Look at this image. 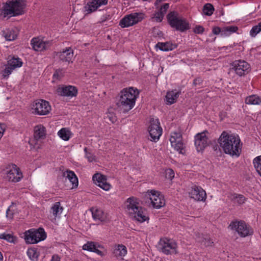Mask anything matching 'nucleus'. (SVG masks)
Wrapping results in <instances>:
<instances>
[{"instance_id": "nucleus-13", "label": "nucleus", "mask_w": 261, "mask_h": 261, "mask_svg": "<svg viewBox=\"0 0 261 261\" xmlns=\"http://www.w3.org/2000/svg\"><path fill=\"white\" fill-rule=\"evenodd\" d=\"M232 69L239 76L248 73L250 71V65L245 61H236L233 63Z\"/></svg>"}, {"instance_id": "nucleus-35", "label": "nucleus", "mask_w": 261, "mask_h": 261, "mask_svg": "<svg viewBox=\"0 0 261 261\" xmlns=\"http://www.w3.org/2000/svg\"><path fill=\"white\" fill-rule=\"evenodd\" d=\"M5 39L8 41L14 40L16 38L17 34L13 30H7L3 33Z\"/></svg>"}, {"instance_id": "nucleus-10", "label": "nucleus", "mask_w": 261, "mask_h": 261, "mask_svg": "<svg viewBox=\"0 0 261 261\" xmlns=\"http://www.w3.org/2000/svg\"><path fill=\"white\" fill-rule=\"evenodd\" d=\"M143 18V15L141 13H135L130 14L125 16L120 21L119 25L122 28L128 27L141 21Z\"/></svg>"}, {"instance_id": "nucleus-9", "label": "nucleus", "mask_w": 261, "mask_h": 261, "mask_svg": "<svg viewBox=\"0 0 261 261\" xmlns=\"http://www.w3.org/2000/svg\"><path fill=\"white\" fill-rule=\"evenodd\" d=\"M148 132L151 137V141L156 142L159 139L162 135V129L160 126L158 119H151L150 125L148 127Z\"/></svg>"}, {"instance_id": "nucleus-47", "label": "nucleus", "mask_w": 261, "mask_h": 261, "mask_svg": "<svg viewBox=\"0 0 261 261\" xmlns=\"http://www.w3.org/2000/svg\"><path fill=\"white\" fill-rule=\"evenodd\" d=\"M166 177L171 180L174 177V172L171 169H168L166 171Z\"/></svg>"}, {"instance_id": "nucleus-16", "label": "nucleus", "mask_w": 261, "mask_h": 261, "mask_svg": "<svg viewBox=\"0 0 261 261\" xmlns=\"http://www.w3.org/2000/svg\"><path fill=\"white\" fill-rule=\"evenodd\" d=\"M191 198L197 201H204L206 199V193L201 188L196 186L192 187L191 191L189 192Z\"/></svg>"}, {"instance_id": "nucleus-28", "label": "nucleus", "mask_w": 261, "mask_h": 261, "mask_svg": "<svg viewBox=\"0 0 261 261\" xmlns=\"http://www.w3.org/2000/svg\"><path fill=\"white\" fill-rule=\"evenodd\" d=\"M33 232L34 237L37 240V242L43 241L46 238V234L44 229L42 228H40L37 230L33 229Z\"/></svg>"}, {"instance_id": "nucleus-27", "label": "nucleus", "mask_w": 261, "mask_h": 261, "mask_svg": "<svg viewBox=\"0 0 261 261\" xmlns=\"http://www.w3.org/2000/svg\"><path fill=\"white\" fill-rule=\"evenodd\" d=\"M8 65L14 69L17 67H20L22 66V62L18 58H15L14 57L9 56L8 58Z\"/></svg>"}, {"instance_id": "nucleus-50", "label": "nucleus", "mask_w": 261, "mask_h": 261, "mask_svg": "<svg viewBox=\"0 0 261 261\" xmlns=\"http://www.w3.org/2000/svg\"><path fill=\"white\" fill-rule=\"evenodd\" d=\"M169 8V4L168 3H165L162 6L160 9L159 10V12H162L163 13V15H165L166 13L167 10Z\"/></svg>"}, {"instance_id": "nucleus-26", "label": "nucleus", "mask_w": 261, "mask_h": 261, "mask_svg": "<svg viewBox=\"0 0 261 261\" xmlns=\"http://www.w3.org/2000/svg\"><path fill=\"white\" fill-rule=\"evenodd\" d=\"M126 253V247L122 244L116 246L113 251V253L116 257H122L125 256Z\"/></svg>"}, {"instance_id": "nucleus-12", "label": "nucleus", "mask_w": 261, "mask_h": 261, "mask_svg": "<svg viewBox=\"0 0 261 261\" xmlns=\"http://www.w3.org/2000/svg\"><path fill=\"white\" fill-rule=\"evenodd\" d=\"M207 131L198 133L195 136V145L198 151H202L208 145V138L206 136Z\"/></svg>"}, {"instance_id": "nucleus-54", "label": "nucleus", "mask_w": 261, "mask_h": 261, "mask_svg": "<svg viewBox=\"0 0 261 261\" xmlns=\"http://www.w3.org/2000/svg\"><path fill=\"white\" fill-rule=\"evenodd\" d=\"M59 257L57 255H54L52 257L51 261H60Z\"/></svg>"}, {"instance_id": "nucleus-17", "label": "nucleus", "mask_w": 261, "mask_h": 261, "mask_svg": "<svg viewBox=\"0 0 261 261\" xmlns=\"http://www.w3.org/2000/svg\"><path fill=\"white\" fill-rule=\"evenodd\" d=\"M33 48L36 51H42L47 49L50 45L49 41H44L39 38H34L31 41Z\"/></svg>"}, {"instance_id": "nucleus-14", "label": "nucleus", "mask_w": 261, "mask_h": 261, "mask_svg": "<svg viewBox=\"0 0 261 261\" xmlns=\"http://www.w3.org/2000/svg\"><path fill=\"white\" fill-rule=\"evenodd\" d=\"M108 0H91L88 2L84 7V11L86 14H90L96 11L102 5H106Z\"/></svg>"}, {"instance_id": "nucleus-15", "label": "nucleus", "mask_w": 261, "mask_h": 261, "mask_svg": "<svg viewBox=\"0 0 261 261\" xmlns=\"http://www.w3.org/2000/svg\"><path fill=\"white\" fill-rule=\"evenodd\" d=\"M22 177L20 170L15 165H13L11 169L7 172L6 178L10 181L16 182Z\"/></svg>"}, {"instance_id": "nucleus-2", "label": "nucleus", "mask_w": 261, "mask_h": 261, "mask_svg": "<svg viewBox=\"0 0 261 261\" xmlns=\"http://www.w3.org/2000/svg\"><path fill=\"white\" fill-rule=\"evenodd\" d=\"M138 91L135 90L133 88L128 89L122 90L119 94V98L116 102L117 109L123 113H126L130 110L134 106Z\"/></svg>"}, {"instance_id": "nucleus-22", "label": "nucleus", "mask_w": 261, "mask_h": 261, "mask_svg": "<svg viewBox=\"0 0 261 261\" xmlns=\"http://www.w3.org/2000/svg\"><path fill=\"white\" fill-rule=\"evenodd\" d=\"M92 217L95 221L105 222L107 219V214L100 209H91Z\"/></svg>"}, {"instance_id": "nucleus-5", "label": "nucleus", "mask_w": 261, "mask_h": 261, "mask_svg": "<svg viewBox=\"0 0 261 261\" xmlns=\"http://www.w3.org/2000/svg\"><path fill=\"white\" fill-rule=\"evenodd\" d=\"M24 7L23 0H9L4 7V14L13 16L21 15Z\"/></svg>"}, {"instance_id": "nucleus-39", "label": "nucleus", "mask_w": 261, "mask_h": 261, "mask_svg": "<svg viewBox=\"0 0 261 261\" xmlns=\"http://www.w3.org/2000/svg\"><path fill=\"white\" fill-rule=\"evenodd\" d=\"M214 11L213 6L209 3L205 4L203 8V13L207 16H211L213 14Z\"/></svg>"}, {"instance_id": "nucleus-51", "label": "nucleus", "mask_w": 261, "mask_h": 261, "mask_svg": "<svg viewBox=\"0 0 261 261\" xmlns=\"http://www.w3.org/2000/svg\"><path fill=\"white\" fill-rule=\"evenodd\" d=\"M213 33L215 35H218L221 33L222 35V28H220L218 27H215L213 29Z\"/></svg>"}, {"instance_id": "nucleus-18", "label": "nucleus", "mask_w": 261, "mask_h": 261, "mask_svg": "<svg viewBox=\"0 0 261 261\" xmlns=\"http://www.w3.org/2000/svg\"><path fill=\"white\" fill-rule=\"evenodd\" d=\"M93 180L96 185L105 191L109 190L111 187V185L107 181L106 176L101 174H95L93 176Z\"/></svg>"}, {"instance_id": "nucleus-19", "label": "nucleus", "mask_w": 261, "mask_h": 261, "mask_svg": "<svg viewBox=\"0 0 261 261\" xmlns=\"http://www.w3.org/2000/svg\"><path fill=\"white\" fill-rule=\"evenodd\" d=\"M56 55L59 57L60 62L69 64L73 56V52L70 47H68L62 51L57 53Z\"/></svg>"}, {"instance_id": "nucleus-34", "label": "nucleus", "mask_w": 261, "mask_h": 261, "mask_svg": "<svg viewBox=\"0 0 261 261\" xmlns=\"http://www.w3.org/2000/svg\"><path fill=\"white\" fill-rule=\"evenodd\" d=\"M0 239L5 240L10 243H15L17 242V238L10 233H3L1 234Z\"/></svg>"}, {"instance_id": "nucleus-43", "label": "nucleus", "mask_w": 261, "mask_h": 261, "mask_svg": "<svg viewBox=\"0 0 261 261\" xmlns=\"http://www.w3.org/2000/svg\"><path fill=\"white\" fill-rule=\"evenodd\" d=\"M171 143H176L178 141H181V135L180 133L174 132L170 138Z\"/></svg>"}, {"instance_id": "nucleus-1", "label": "nucleus", "mask_w": 261, "mask_h": 261, "mask_svg": "<svg viewBox=\"0 0 261 261\" xmlns=\"http://www.w3.org/2000/svg\"><path fill=\"white\" fill-rule=\"evenodd\" d=\"M219 142L224 152L238 157L241 152V140L238 136L224 131L219 138Z\"/></svg>"}, {"instance_id": "nucleus-48", "label": "nucleus", "mask_w": 261, "mask_h": 261, "mask_svg": "<svg viewBox=\"0 0 261 261\" xmlns=\"http://www.w3.org/2000/svg\"><path fill=\"white\" fill-rule=\"evenodd\" d=\"M13 70H14L13 68H12L11 67H10V66H8V65H7V66L5 68V70H4L3 75L5 77L8 76L9 75V74H10L11 73Z\"/></svg>"}, {"instance_id": "nucleus-53", "label": "nucleus", "mask_w": 261, "mask_h": 261, "mask_svg": "<svg viewBox=\"0 0 261 261\" xmlns=\"http://www.w3.org/2000/svg\"><path fill=\"white\" fill-rule=\"evenodd\" d=\"M201 79L198 77L195 79L193 81V85L196 86L197 85L200 84L202 82Z\"/></svg>"}, {"instance_id": "nucleus-3", "label": "nucleus", "mask_w": 261, "mask_h": 261, "mask_svg": "<svg viewBox=\"0 0 261 261\" xmlns=\"http://www.w3.org/2000/svg\"><path fill=\"white\" fill-rule=\"evenodd\" d=\"M124 205L129 216L138 222L142 223L149 219L144 214V209L140 205L137 198L134 197L128 198Z\"/></svg>"}, {"instance_id": "nucleus-31", "label": "nucleus", "mask_w": 261, "mask_h": 261, "mask_svg": "<svg viewBox=\"0 0 261 261\" xmlns=\"http://www.w3.org/2000/svg\"><path fill=\"white\" fill-rule=\"evenodd\" d=\"M245 103L251 105H259L261 103V99L255 95H252L246 98Z\"/></svg>"}, {"instance_id": "nucleus-4", "label": "nucleus", "mask_w": 261, "mask_h": 261, "mask_svg": "<svg viewBox=\"0 0 261 261\" xmlns=\"http://www.w3.org/2000/svg\"><path fill=\"white\" fill-rule=\"evenodd\" d=\"M167 18L170 26L177 30L184 32L190 29L189 22L185 18L180 16L176 11L170 12L167 15Z\"/></svg>"}, {"instance_id": "nucleus-30", "label": "nucleus", "mask_w": 261, "mask_h": 261, "mask_svg": "<svg viewBox=\"0 0 261 261\" xmlns=\"http://www.w3.org/2000/svg\"><path fill=\"white\" fill-rule=\"evenodd\" d=\"M24 239L27 243L35 244L38 242L34 237L33 229H30L24 233Z\"/></svg>"}, {"instance_id": "nucleus-7", "label": "nucleus", "mask_w": 261, "mask_h": 261, "mask_svg": "<svg viewBox=\"0 0 261 261\" xmlns=\"http://www.w3.org/2000/svg\"><path fill=\"white\" fill-rule=\"evenodd\" d=\"M146 203L151 204L155 208H160L165 204V200L162 195L157 191L151 190L149 193L145 195Z\"/></svg>"}, {"instance_id": "nucleus-41", "label": "nucleus", "mask_w": 261, "mask_h": 261, "mask_svg": "<svg viewBox=\"0 0 261 261\" xmlns=\"http://www.w3.org/2000/svg\"><path fill=\"white\" fill-rule=\"evenodd\" d=\"M261 31V21L257 25L252 27L250 31V35L252 37H255Z\"/></svg>"}, {"instance_id": "nucleus-55", "label": "nucleus", "mask_w": 261, "mask_h": 261, "mask_svg": "<svg viewBox=\"0 0 261 261\" xmlns=\"http://www.w3.org/2000/svg\"><path fill=\"white\" fill-rule=\"evenodd\" d=\"M93 252L96 253L97 254H99V255H100L101 256H102L103 255V254L102 252V251H101L100 250H98L97 248V247H96L95 249H94Z\"/></svg>"}, {"instance_id": "nucleus-29", "label": "nucleus", "mask_w": 261, "mask_h": 261, "mask_svg": "<svg viewBox=\"0 0 261 261\" xmlns=\"http://www.w3.org/2000/svg\"><path fill=\"white\" fill-rule=\"evenodd\" d=\"M58 136L64 141L69 140L72 133L67 128H62L58 133Z\"/></svg>"}, {"instance_id": "nucleus-24", "label": "nucleus", "mask_w": 261, "mask_h": 261, "mask_svg": "<svg viewBox=\"0 0 261 261\" xmlns=\"http://www.w3.org/2000/svg\"><path fill=\"white\" fill-rule=\"evenodd\" d=\"M46 129L42 125H38L35 127L34 128V138L36 140H39L45 138L46 135Z\"/></svg>"}, {"instance_id": "nucleus-46", "label": "nucleus", "mask_w": 261, "mask_h": 261, "mask_svg": "<svg viewBox=\"0 0 261 261\" xmlns=\"http://www.w3.org/2000/svg\"><path fill=\"white\" fill-rule=\"evenodd\" d=\"M63 76V72L62 69H58L56 70L54 74H53V77L55 79L57 80H60L62 77Z\"/></svg>"}, {"instance_id": "nucleus-8", "label": "nucleus", "mask_w": 261, "mask_h": 261, "mask_svg": "<svg viewBox=\"0 0 261 261\" xmlns=\"http://www.w3.org/2000/svg\"><path fill=\"white\" fill-rule=\"evenodd\" d=\"M32 109L36 114L45 115L49 113L51 107L48 101L43 99H39L34 102Z\"/></svg>"}, {"instance_id": "nucleus-32", "label": "nucleus", "mask_w": 261, "mask_h": 261, "mask_svg": "<svg viewBox=\"0 0 261 261\" xmlns=\"http://www.w3.org/2000/svg\"><path fill=\"white\" fill-rule=\"evenodd\" d=\"M229 198L231 200L234 201L235 202L238 203L239 204L244 203L246 200V198L243 195L236 193L231 194Z\"/></svg>"}, {"instance_id": "nucleus-36", "label": "nucleus", "mask_w": 261, "mask_h": 261, "mask_svg": "<svg viewBox=\"0 0 261 261\" xmlns=\"http://www.w3.org/2000/svg\"><path fill=\"white\" fill-rule=\"evenodd\" d=\"M238 28L236 26H227L222 28V35L227 36L232 33L236 32Z\"/></svg>"}, {"instance_id": "nucleus-49", "label": "nucleus", "mask_w": 261, "mask_h": 261, "mask_svg": "<svg viewBox=\"0 0 261 261\" xmlns=\"http://www.w3.org/2000/svg\"><path fill=\"white\" fill-rule=\"evenodd\" d=\"M204 31V28L201 25H196L194 29V32L196 34H202Z\"/></svg>"}, {"instance_id": "nucleus-40", "label": "nucleus", "mask_w": 261, "mask_h": 261, "mask_svg": "<svg viewBox=\"0 0 261 261\" xmlns=\"http://www.w3.org/2000/svg\"><path fill=\"white\" fill-rule=\"evenodd\" d=\"M51 209L52 210L53 215L55 217L57 216L59 212L61 213L63 210L62 207H60V203L59 202H56L51 207Z\"/></svg>"}, {"instance_id": "nucleus-45", "label": "nucleus", "mask_w": 261, "mask_h": 261, "mask_svg": "<svg viewBox=\"0 0 261 261\" xmlns=\"http://www.w3.org/2000/svg\"><path fill=\"white\" fill-rule=\"evenodd\" d=\"M164 16L162 12L158 11L153 14V16L152 17L151 19L152 21H156L160 22L162 21Z\"/></svg>"}, {"instance_id": "nucleus-33", "label": "nucleus", "mask_w": 261, "mask_h": 261, "mask_svg": "<svg viewBox=\"0 0 261 261\" xmlns=\"http://www.w3.org/2000/svg\"><path fill=\"white\" fill-rule=\"evenodd\" d=\"M172 147L181 154L185 153V147L181 141H178L176 143H171Z\"/></svg>"}, {"instance_id": "nucleus-42", "label": "nucleus", "mask_w": 261, "mask_h": 261, "mask_svg": "<svg viewBox=\"0 0 261 261\" xmlns=\"http://www.w3.org/2000/svg\"><path fill=\"white\" fill-rule=\"evenodd\" d=\"M84 151L85 152V157L87 159L89 162H92L95 161V156L92 153L91 150L85 147L84 148Z\"/></svg>"}, {"instance_id": "nucleus-44", "label": "nucleus", "mask_w": 261, "mask_h": 261, "mask_svg": "<svg viewBox=\"0 0 261 261\" xmlns=\"http://www.w3.org/2000/svg\"><path fill=\"white\" fill-rule=\"evenodd\" d=\"M96 247V245L94 243L91 242H88L87 244H85L83 246V248L84 250L93 252L94 249H95Z\"/></svg>"}, {"instance_id": "nucleus-20", "label": "nucleus", "mask_w": 261, "mask_h": 261, "mask_svg": "<svg viewBox=\"0 0 261 261\" xmlns=\"http://www.w3.org/2000/svg\"><path fill=\"white\" fill-rule=\"evenodd\" d=\"M60 95L64 96H75L77 93V89L73 86H65L58 89Z\"/></svg>"}, {"instance_id": "nucleus-21", "label": "nucleus", "mask_w": 261, "mask_h": 261, "mask_svg": "<svg viewBox=\"0 0 261 261\" xmlns=\"http://www.w3.org/2000/svg\"><path fill=\"white\" fill-rule=\"evenodd\" d=\"M63 176L65 177L66 180L68 179L71 183L72 188H76L78 186V179L74 172L67 170L63 173Z\"/></svg>"}, {"instance_id": "nucleus-52", "label": "nucleus", "mask_w": 261, "mask_h": 261, "mask_svg": "<svg viewBox=\"0 0 261 261\" xmlns=\"http://www.w3.org/2000/svg\"><path fill=\"white\" fill-rule=\"evenodd\" d=\"M6 216L7 218L12 219L13 218V213L11 210L10 207H9L6 212Z\"/></svg>"}, {"instance_id": "nucleus-6", "label": "nucleus", "mask_w": 261, "mask_h": 261, "mask_svg": "<svg viewBox=\"0 0 261 261\" xmlns=\"http://www.w3.org/2000/svg\"><path fill=\"white\" fill-rule=\"evenodd\" d=\"M229 227L232 230L237 231L241 237L252 235L253 233V230L251 227L247 225L243 221L231 222Z\"/></svg>"}, {"instance_id": "nucleus-57", "label": "nucleus", "mask_w": 261, "mask_h": 261, "mask_svg": "<svg viewBox=\"0 0 261 261\" xmlns=\"http://www.w3.org/2000/svg\"><path fill=\"white\" fill-rule=\"evenodd\" d=\"M109 118H110V120L113 123L114 122L116 119V118L115 117H113V116H109Z\"/></svg>"}, {"instance_id": "nucleus-58", "label": "nucleus", "mask_w": 261, "mask_h": 261, "mask_svg": "<svg viewBox=\"0 0 261 261\" xmlns=\"http://www.w3.org/2000/svg\"><path fill=\"white\" fill-rule=\"evenodd\" d=\"M3 255L2 254V253L0 252V261H3Z\"/></svg>"}, {"instance_id": "nucleus-25", "label": "nucleus", "mask_w": 261, "mask_h": 261, "mask_svg": "<svg viewBox=\"0 0 261 261\" xmlns=\"http://www.w3.org/2000/svg\"><path fill=\"white\" fill-rule=\"evenodd\" d=\"M155 47L159 48L161 50L167 51L175 48L176 45L170 42H158Z\"/></svg>"}, {"instance_id": "nucleus-23", "label": "nucleus", "mask_w": 261, "mask_h": 261, "mask_svg": "<svg viewBox=\"0 0 261 261\" xmlns=\"http://www.w3.org/2000/svg\"><path fill=\"white\" fill-rule=\"evenodd\" d=\"M180 94V92L175 89L168 91L166 95V99L168 105L175 103Z\"/></svg>"}, {"instance_id": "nucleus-38", "label": "nucleus", "mask_w": 261, "mask_h": 261, "mask_svg": "<svg viewBox=\"0 0 261 261\" xmlns=\"http://www.w3.org/2000/svg\"><path fill=\"white\" fill-rule=\"evenodd\" d=\"M27 254L30 258L33 261H37L39 254L34 248H29L27 251Z\"/></svg>"}, {"instance_id": "nucleus-11", "label": "nucleus", "mask_w": 261, "mask_h": 261, "mask_svg": "<svg viewBox=\"0 0 261 261\" xmlns=\"http://www.w3.org/2000/svg\"><path fill=\"white\" fill-rule=\"evenodd\" d=\"M160 243L162 246V251L165 254L168 255L178 253L177 250V246L175 242L167 239H161Z\"/></svg>"}, {"instance_id": "nucleus-37", "label": "nucleus", "mask_w": 261, "mask_h": 261, "mask_svg": "<svg viewBox=\"0 0 261 261\" xmlns=\"http://www.w3.org/2000/svg\"><path fill=\"white\" fill-rule=\"evenodd\" d=\"M253 163L257 172L261 176V155L256 157Z\"/></svg>"}, {"instance_id": "nucleus-56", "label": "nucleus", "mask_w": 261, "mask_h": 261, "mask_svg": "<svg viewBox=\"0 0 261 261\" xmlns=\"http://www.w3.org/2000/svg\"><path fill=\"white\" fill-rule=\"evenodd\" d=\"M4 132V129L2 127V125L0 124V138H1L3 135Z\"/></svg>"}]
</instances>
